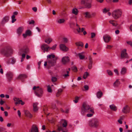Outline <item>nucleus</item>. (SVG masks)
<instances>
[{
    "instance_id": "obj_20",
    "label": "nucleus",
    "mask_w": 132,
    "mask_h": 132,
    "mask_svg": "<svg viewBox=\"0 0 132 132\" xmlns=\"http://www.w3.org/2000/svg\"><path fill=\"white\" fill-rule=\"evenodd\" d=\"M60 122L63 123L62 126L63 127L65 128L67 126V123L66 120L65 119H62L61 120Z\"/></svg>"
},
{
    "instance_id": "obj_11",
    "label": "nucleus",
    "mask_w": 132,
    "mask_h": 132,
    "mask_svg": "<svg viewBox=\"0 0 132 132\" xmlns=\"http://www.w3.org/2000/svg\"><path fill=\"white\" fill-rule=\"evenodd\" d=\"M14 100L16 101L15 103V104L16 105L18 104H21L22 105H23L24 104V102H23L22 100H19V98H16L14 97L13 98Z\"/></svg>"
},
{
    "instance_id": "obj_28",
    "label": "nucleus",
    "mask_w": 132,
    "mask_h": 132,
    "mask_svg": "<svg viewBox=\"0 0 132 132\" xmlns=\"http://www.w3.org/2000/svg\"><path fill=\"white\" fill-rule=\"evenodd\" d=\"M78 55L79 56L80 59V60L84 59L85 58V56L83 55V53L82 52L79 53L78 54Z\"/></svg>"
},
{
    "instance_id": "obj_1",
    "label": "nucleus",
    "mask_w": 132,
    "mask_h": 132,
    "mask_svg": "<svg viewBox=\"0 0 132 132\" xmlns=\"http://www.w3.org/2000/svg\"><path fill=\"white\" fill-rule=\"evenodd\" d=\"M47 62H45L44 66L47 65L48 69L52 66L54 65L56 63V60L54 59L55 56L53 54H51L47 56Z\"/></svg>"
},
{
    "instance_id": "obj_13",
    "label": "nucleus",
    "mask_w": 132,
    "mask_h": 132,
    "mask_svg": "<svg viewBox=\"0 0 132 132\" xmlns=\"http://www.w3.org/2000/svg\"><path fill=\"white\" fill-rule=\"evenodd\" d=\"M41 49L44 51V52L45 53V51H48V50H49L50 47L46 44H44L43 45L41 46Z\"/></svg>"
},
{
    "instance_id": "obj_17",
    "label": "nucleus",
    "mask_w": 132,
    "mask_h": 132,
    "mask_svg": "<svg viewBox=\"0 0 132 132\" xmlns=\"http://www.w3.org/2000/svg\"><path fill=\"white\" fill-rule=\"evenodd\" d=\"M24 114L26 117L29 118H31L32 117V115L27 110H26L25 111Z\"/></svg>"
},
{
    "instance_id": "obj_54",
    "label": "nucleus",
    "mask_w": 132,
    "mask_h": 132,
    "mask_svg": "<svg viewBox=\"0 0 132 132\" xmlns=\"http://www.w3.org/2000/svg\"><path fill=\"white\" fill-rule=\"evenodd\" d=\"M88 59L89 60V62H93L92 59L90 56L88 57Z\"/></svg>"
},
{
    "instance_id": "obj_18",
    "label": "nucleus",
    "mask_w": 132,
    "mask_h": 132,
    "mask_svg": "<svg viewBox=\"0 0 132 132\" xmlns=\"http://www.w3.org/2000/svg\"><path fill=\"white\" fill-rule=\"evenodd\" d=\"M18 14V13L17 12H15L13 13V15L11 17L12 19V23H14L15 21L16 20V19L15 18V15H16Z\"/></svg>"
},
{
    "instance_id": "obj_61",
    "label": "nucleus",
    "mask_w": 132,
    "mask_h": 132,
    "mask_svg": "<svg viewBox=\"0 0 132 132\" xmlns=\"http://www.w3.org/2000/svg\"><path fill=\"white\" fill-rule=\"evenodd\" d=\"M4 113L5 116L6 117H7L8 115V112L6 111H4Z\"/></svg>"
},
{
    "instance_id": "obj_64",
    "label": "nucleus",
    "mask_w": 132,
    "mask_h": 132,
    "mask_svg": "<svg viewBox=\"0 0 132 132\" xmlns=\"http://www.w3.org/2000/svg\"><path fill=\"white\" fill-rule=\"evenodd\" d=\"M28 36L27 34L25 33V34H23V37L24 38L26 37L27 36Z\"/></svg>"
},
{
    "instance_id": "obj_23",
    "label": "nucleus",
    "mask_w": 132,
    "mask_h": 132,
    "mask_svg": "<svg viewBox=\"0 0 132 132\" xmlns=\"http://www.w3.org/2000/svg\"><path fill=\"white\" fill-rule=\"evenodd\" d=\"M38 104L37 103H35L33 104V110L35 112H36L38 110V108L37 105Z\"/></svg>"
},
{
    "instance_id": "obj_55",
    "label": "nucleus",
    "mask_w": 132,
    "mask_h": 132,
    "mask_svg": "<svg viewBox=\"0 0 132 132\" xmlns=\"http://www.w3.org/2000/svg\"><path fill=\"white\" fill-rule=\"evenodd\" d=\"M114 71L117 75H119V73L117 69H114Z\"/></svg>"
},
{
    "instance_id": "obj_30",
    "label": "nucleus",
    "mask_w": 132,
    "mask_h": 132,
    "mask_svg": "<svg viewBox=\"0 0 132 132\" xmlns=\"http://www.w3.org/2000/svg\"><path fill=\"white\" fill-rule=\"evenodd\" d=\"M76 44L77 46H80L81 47H83L84 46V44L80 42L76 43Z\"/></svg>"
},
{
    "instance_id": "obj_48",
    "label": "nucleus",
    "mask_w": 132,
    "mask_h": 132,
    "mask_svg": "<svg viewBox=\"0 0 132 132\" xmlns=\"http://www.w3.org/2000/svg\"><path fill=\"white\" fill-rule=\"evenodd\" d=\"M57 80V78L55 77H53L52 78V81L53 82L56 81Z\"/></svg>"
},
{
    "instance_id": "obj_34",
    "label": "nucleus",
    "mask_w": 132,
    "mask_h": 132,
    "mask_svg": "<svg viewBox=\"0 0 132 132\" xmlns=\"http://www.w3.org/2000/svg\"><path fill=\"white\" fill-rule=\"evenodd\" d=\"M84 14L85 15V17L86 18H89L91 17V15L89 12H85L84 13Z\"/></svg>"
},
{
    "instance_id": "obj_41",
    "label": "nucleus",
    "mask_w": 132,
    "mask_h": 132,
    "mask_svg": "<svg viewBox=\"0 0 132 132\" xmlns=\"http://www.w3.org/2000/svg\"><path fill=\"white\" fill-rule=\"evenodd\" d=\"M109 11V9H106V8H105L103 9V12L104 13H105Z\"/></svg>"
},
{
    "instance_id": "obj_37",
    "label": "nucleus",
    "mask_w": 132,
    "mask_h": 132,
    "mask_svg": "<svg viewBox=\"0 0 132 132\" xmlns=\"http://www.w3.org/2000/svg\"><path fill=\"white\" fill-rule=\"evenodd\" d=\"M71 69L72 70L75 72H76L77 71V68L75 66H73L71 68Z\"/></svg>"
},
{
    "instance_id": "obj_9",
    "label": "nucleus",
    "mask_w": 132,
    "mask_h": 132,
    "mask_svg": "<svg viewBox=\"0 0 132 132\" xmlns=\"http://www.w3.org/2000/svg\"><path fill=\"white\" fill-rule=\"evenodd\" d=\"M12 52L13 51L12 49L9 48L8 49H4L3 51V53L5 56L8 57L10 56Z\"/></svg>"
},
{
    "instance_id": "obj_49",
    "label": "nucleus",
    "mask_w": 132,
    "mask_h": 132,
    "mask_svg": "<svg viewBox=\"0 0 132 132\" xmlns=\"http://www.w3.org/2000/svg\"><path fill=\"white\" fill-rule=\"evenodd\" d=\"M107 72L108 74L110 76H112L113 75L112 73V71L109 70H107Z\"/></svg>"
},
{
    "instance_id": "obj_14",
    "label": "nucleus",
    "mask_w": 132,
    "mask_h": 132,
    "mask_svg": "<svg viewBox=\"0 0 132 132\" xmlns=\"http://www.w3.org/2000/svg\"><path fill=\"white\" fill-rule=\"evenodd\" d=\"M30 132H39L38 129L36 125H33L31 129Z\"/></svg>"
},
{
    "instance_id": "obj_43",
    "label": "nucleus",
    "mask_w": 132,
    "mask_h": 132,
    "mask_svg": "<svg viewBox=\"0 0 132 132\" xmlns=\"http://www.w3.org/2000/svg\"><path fill=\"white\" fill-rule=\"evenodd\" d=\"M93 62H89L88 66V67L89 69H90L92 67Z\"/></svg>"
},
{
    "instance_id": "obj_46",
    "label": "nucleus",
    "mask_w": 132,
    "mask_h": 132,
    "mask_svg": "<svg viewBox=\"0 0 132 132\" xmlns=\"http://www.w3.org/2000/svg\"><path fill=\"white\" fill-rule=\"evenodd\" d=\"M25 33L28 36H30L31 34V31L29 30H26Z\"/></svg>"
},
{
    "instance_id": "obj_60",
    "label": "nucleus",
    "mask_w": 132,
    "mask_h": 132,
    "mask_svg": "<svg viewBox=\"0 0 132 132\" xmlns=\"http://www.w3.org/2000/svg\"><path fill=\"white\" fill-rule=\"evenodd\" d=\"M112 47V46L110 45H108L106 48L108 49H111Z\"/></svg>"
},
{
    "instance_id": "obj_33",
    "label": "nucleus",
    "mask_w": 132,
    "mask_h": 132,
    "mask_svg": "<svg viewBox=\"0 0 132 132\" xmlns=\"http://www.w3.org/2000/svg\"><path fill=\"white\" fill-rule=\"evenodd\" d=\"M68 39L66 37L63 38L62 40V42L64 43H68Z\"/></svg>"
},
{
    "instance_id": "obj_22",
    "label": "nucleus",
    "mask_w": 132,
    "mask_h": 132,
    "mask_svg": "<svg viewBox=\"0 0 132 132\" xmlns=\"http://www.w3.org/2000/svg\"><path fill=\"white\" fill-rule=\"evenodd\" d=\"M23 30V27H19L17 29V34L20 35L22 32Z\"/></svg>"
},
{
    "instance_id": "obj_29",
    "label": "nucleus",
    "mask_w": 132,
    "mask_h": 132,
    "mask_svg": "<svg viewBox=\"0 0 132 132\" xmlns=\"http://www.w3.org/2000/svg\"><path fill=\"white\" fill-rule=\"evenodd\" d=\"M109 23L114 26H116L117 25V23H116V22L114 20H110L109 21Z\"/></svg>"
},
{
    "instance_id": "obj_12",
    "label": "nucleus",
    "mask_w": 132,
    "mask_h": 132,
    "mask_svg": "<svg viewBox=\"0 0 132 132\" xmlns=\"http://www.w3.org/2000/svg\"><path fill=\"white\" fill-rule=\"evenodd\" d=\"M130 111V108L128 105H126L123 107L122 110V113H129Z\"/></svg>"
},
{
    "instance_id": "obj_38",
    "label": "nucleus",
    "mask_w": 132,
    "mask_h": 132,
    "mask_svg": "<svg viewBox=\"0 0 132 132\" xmlns=\"http://www.w3.org/2000/svg\"><path fill=\"white\" fill-rule=\"evenodd\" d=\"M88 73L87 72H85L84 73V75L83 76V78L84 79H85L88 77Z\"/></svg>"
},
{
    "instance_id": "obj_2",
    "label": "nucleus",
    "mask_w": 132,
    "mask_h": 132,
    "mask_svg": "<svg viewBox=\"0 0 132 132\" xmlns=\"http://www.w3.org/2000/svg\"><path fill=\"white\" fill-rule=\"evenodd\" d=\"M88 112H93V109L91 108L87 103L84 102L81 108V113L82 115H84Z\"/></svg>"
},
{
    "instance_id": "obj_57",
    "label": "nucleus",
    "mask_w": 132,
    "mask_h": 132,
    "mask_svg": "<svg viewBox=\"0 0 132 132\" xmlns=\"http://www.w3.org/2000/svg\"><path fill=\"white\" fill-rule=\"evenodd\" d=\"M127 43L129 45H130L131 47H132V42L131 41H129L127 42Z\"/></svg>"
},
{
    "instance_id": "obj_3",
    "label": "nucleus",
    "mask_w": 132,
    "mask_h": 132,
    "mask_svg": "<svg viewBox=\"0 0 132 132\" xmlns=\"http://www.w3.org/2000/svg\"><path fill=\"white\" fill-rule=\"evenodd\" d=\"M88 124L90 127L97 128L99 126L100 122L98 119L93 118L89 121Z\"/></svg>"
},
{
    "instance_id": "obj_51",
    "label": "nucleus",
    "mask_w": 132,
    "mask_h": 132,
    "mask_svg": "<svg viewBox=\"0 0 132 132\" xmlns=\"http://www.w3.org/2000/svg\"><path fill=\"white\" fill-rule=\"evenodd\" d=\"M57 45H53L52 47L50 48H50H49V50H50V49H52V50H55L56 46Z\"/></svg>"
},
{
    "instance_id": "obj_21",
    "label": "nucleus",
    "mask_w": 132,
    "mask_h": 132,
    "mask_svg": "<svg viewBox=\"0 0 132 132\" xmlns=\"http://www.w3.org/2000/svg\"><path fill=\"white\" fill-rule=\"evenodd\" d=\"M27 78V76L24 74H20L18 77V78L22 81L23 79Z\"/></svg>"
},
{
    "instance_id": "obj_32",
    "label": "nucleus",
    "mask_w": 132,
    "mask_h": 132,
    "mask_svg": "<svg viewBox=\"0 0 132 132\" xmlns=\"http://www.w3.org/2000/svg\"><path fill=\"white\" fill-rule=\"evenodd\" d=\"M52 40V38H48L46 39L45 40V43L49 44H50Z\"/></svg>"
},
{
    "instance_id": "obj_47",
    "label": "nucleus",
    "mask_w": 132,
    "mask_h": 132,
    "mask_svg": "<svg viewBox=\"0 0 132 132\" xmlns=\"http://www.w3.org/2000/svg\"><path fill=\"white\" fill-rule=\"evenodd\" d=\"M29 51V49L28 48H27L23 50V52L26 54Z\"/></svg>"
},
{
    "instance_id": "obj_25",
    "label": "nucleus",
    "mask_w": 132,
    "mask_h": 132,
    "mask_svg": "<svg viewBox=\"0 0 132 132\" xmlns=\"http://www.w3.org/2000/svg\"><path fill=\"white\" fill-rule=\"evenodd\" d=\"M103 95L101 91L98 92L96 94L97 97L98 98H100Z\"/></svg>"
},
{
    "instance_id": "obj_62",
    "label": "nucleus",
    "mask_w": 132,
    "mask_h": 132,
    "mask_svg": "<svg viewBox=\"0 0 132 132\" xmlns=\"http://www.w3.org/2000/svg\"><path fill=\"white\" fill-rule=\"evenodd\" d=\"M34 21L33 20H32L31 21L29 22V24H34Z\"/></svg>"
},
{
    "instance_id": "obj_52",
    "label": "nucleus",
    "mask_w": 132,
    "mask_h": 132,
    "mask_svg": "<svg viewBox=\"0 0 132 132\" xmlns=\"http://www.w3.org/2000/svg\"><path fill=\"white\" fill-rule=\"evenodd\" d=\"M84 87L86 90H88L89 89V86L87 85H85Z\"/></svg>"
},
{
    "instance_id": "obj_53",
    "label": "nucleus",
    "mask_w": 132,
    "mask_h": 132,
    "mask_svg": "<svg viewBox=\"0 0 132 132\" xmlns=\"http://www.w3.org/2000/svg\"><path fill=\"white\" fill-rule=\"evenodd\" d=\"M56 107L55 104L54 103H53L52 104V108L53 109H55Z\"/></svg>"
},
{
    "instance_id": "obj_56",
    "label": "nucleus",
    "mask_w": 132,
    "mask_h": 132,
    "mask_svg": "<svg viewBox=\"0 0 132 132\" xmlns=\"http://www.w3.org/2000/svg\"><path fill=\"white\" fill-rule=\"evenodd\" d=\"M16 62V60L15 59H13L12 60L11 63L13 64L15 63Z\"/></svg>"
},
{
    "instance_id": "obj_16",
    "label": "nucleus",
    "mask_w": 132,
    "mask_h": 132,
    "mask_svg": "<svg viewBox=\"0 0 132 132\" xmlns=\"http://www.w3.org/2000/svg\"><path fill=\"white\" fill-rule=\"evenodd\" d=\"M120 84V82L119 79H117L113 84V86L115 87H118Z\"/></svg>"
},
{
    "instance_id": "obj_50",
    "label": "nucleus",
    "mask_w": 132,
    "mask_h": 132,
    "mask_svg": "<svg viewBox=\"0 0 132 132\" xmlns=\"http://www.w3.org/2000/svg\"><path fill=\"white\" fill-rule=\"evenodd\" d=\"M91 38H94L95 36V33L92 32L91 33Z\"/></svg>"
},
{
    "instance_id": "obj_36",
    "label": "nucleus",
    "mask_w": 132,
    "mask_h": 132,
    "mask_svg": "<svg viewBox=\"0 0 132 132\" xmlns=\"http://www.w3.org/2000/svg\"><path fill=\"white\" fill-rule=\"evenodd\" d=\"M87 113H89L87 114V116L88 117H92L94 113V111H93V112H88Z\"/></svg>"
},
{
    "instance_id": "obj_15",
    "label": "nucleus",
    "mask_w": 132,
    "mask_h": 132,
    "mask_svg": "<svg viewBox=\"0 0 132 132\" xmlns=\"http://www.w3.org/2000/svg\"><path fill=\"white\" fill-rule=\"evenodd\" d=\"M103 38L105 42L108 43L110 40L111 37L108 35H106L104 36Z\"/></svg>"
},
{
    "instance_id": "obj_27",
    "label": "nucleus",
    "mask_w": 132,
    "mask_h": 132,
    "mask_svg": "<svg viewBox=\"0 0 132 132\" xmlns=\"http://www.w3.org/2000/svg\"><path fill=\"white\" fill-rule=\"evenodd\" d=\"M126 68L125 67H123L121 69L120 73L121 75H123L126 73Z\"/></svg>"
},
{
    "instance_id": "obj_39",
    "label": "nucleus",
    "mask_w": 132,
    "mask_h": 132,
    "mask_svg": "<svg viewBox=\"0 0 132 132\" xmlns=\"http://www.w3.org/2000/svg\"><path fill=\"white\" fill-rule=\"evenodd\" d=\"M79 98V97H78L77 96L75 98V100H73V102H74L75 103H77L78 102Z\"/></svg>"
},
{
    "instance_id": "obj_5",
    "label": "nucleus",
    "mask_w": 132,
    "mask_h": 132,
    "mask_svg": "<svg viewBox=\"0 0 132 132\" xmlns=\"http://www.w3.org/2000/svg\"><path fill=\"white\" fill-rule=\"evenodd\" d=\"M33 89L34 90H36L35 93L37 96L38 97H41L42 96L43 92L42 88L39 86H34Z\"/></svg>"
},
{
    "instance_id": "obj_44",
    "label": "nucleus",
    "mask_w": 132,
    "mask_h": 132,
    "mask_svg": "<svg viewBox=\"0 0 132 132\" xmlns=\"http://www.w3.org/2000/svg\"><path fill=\"white\" fill-rule=\"evenodd\" d=\"M62 126H61L60 127H58V131H63L64 130V128Z\"/></svg>"
},
{
    "instance_id": "obj_35",
    "label": "nucleus",
    "mask_w": 132,
    "mask_h": 132,
    "mask_svg": "<svg viewBox=\"0 0 132 132\" xmlns=\"http://www.w3.org/2000/svg\"><path fill=\"white\" fill-rule=\"evenodd\" d=\"M65 22V20L64 19H60L58 20V23H62Z\"/></svg>"
},
{
    "instance_id": "obj_8",
    "label": "nucleus",
    "mask_w": 132,
    "mask_h": 132,
    "mask_svg": "<svg viewBox=\"0 0 132 132\" xmlns=\"http://www.w3.org/2000/svg\"><path fill=\"white\" fill-rule=\"evenodd\" d=\"M70 58L68 56L63 57L61 59V62L63 64L65 65L70 62Z\"/></svg>"
},
{
    "instance_id": "obj_45",
    "label": "nucleus",
    "mask_w": 132,
    "mask_h": 132,
    "mask_svg": "<svg viewBox=\"0 0 132 132\" xmlns=\"http://www.w3.org/2000/svg\"><path fill=\"white\" fill-rule=\"evenodd\" d=\"M69 72L68 71H67V73L65 74H64L63 75V76L64 77V78L68 76H69Z\"/></svg>"
},
{
    "instance_id": "obj_24",
    "label": "nucleus",
    "mask_w": 132,
    "mask_h": 132,
    "mask_svg": "<svg viewBox=\"0 0 132 132\" xmlns=\"http://www.w3.org/2000/svg\"><path fill=\"white\" fill-rule=\"evenodd\" d=\"M109 107L113 111H116L117 109V107L114 104L110 105Z\"/></svg>"
},
{
    "instance_id": "obj_42",
    "label": "nucleus",
    "mask_w": 132,
    "mask_h": 132,
    "mask_svg": "<svg viewBox=\"0 0 132 132\" xmlns=\"http://www.w3.org/2000/svg\"><path fill=\"white\" fill-rule=\"evenodd\" d=\"M63 91V90L62 89L60 88L58 89V96L61 95Z\"/></svg>"
},
{
    "instance_id": "obj_26",
    "label": "nucleus",
    "mask_w": 132,
    "mask_h": 132,
    "mask_svg": "<svg viewBox=\"0 0 132 132\" xmlns=\"http://www.w3.org/2000/svg\"><path fill=\"white\" fill-rule=\"evenodd\" d=\"M9 20V17L7 16H5L4 17L2 21V22L3 24H4L7 22Z\"/></svg>"
},
{
    "instance_id": "obj_19",
    "label": "nucleus",
    "mask_w": 132,
    "mask_h": 132,
    "mask_svg": "<svg viewBox=\"0 0 132 132\" xmlns=\"http://www.w3.org/2000/svg\"><path fill=\"white\" fill-rule=\"evenodd\" d=\"M6 76L7 78L9 80H10L13 77V74L11 72H8L6 74Z\"/></svg>"
},
{
    "instance_id": "obj_31",
    "label": "nucleus",
    "mask_w": 132,
    "mask_h": 132,
    "mask_svg": "<svg viewBox=\"0 0 132 132\" xmlns=\"http://www.w3.org/2000/svg\"><path fill=\"white\" fill-rule=\"evenodd\" d=\"M78 10L76 8H74L72 10V13L75 15H77L78 14Z\"/></svg>"
},
{
    "instance_id": "obj_58",
    "label": "nucleus",
    "mask_w": 132,
    "mask_h": 132,
    "mask_svg": "<svg viewBox=\"0 0 132 132\" xmlns=\"http://www.w3.org/2000/svg\"><path fill=\"white\" fill-rule=\"evenodd\" d=\"M18 115L19 117H21V112L20 110H18Z\"/></svg>"
},
{
    "instance_id": "obj_7",
    "label": "nucleus",
    "mask_w": 132,
    "mask_h": 132,
    "mask_svg": "<svg viewBox=\"0 0 132 132\" xmlns=\"http://www.w3.org/2000/svg\"><path fill=\"white\" fill-rule=\"evenodd\" d=\"M60 50L62 51L66 52H68L69 50V48L67 47L65 44H61L59 46Z\"/></svg>"
},
{
    "instance_id": "obj_40",
    "label": "nucleus",
    "mask_w": 132,
    "mask_h": 132,
    "mask_svg": "<svg viewBox=\"0 0 132 132\" xmlns=\"http://www.w3.org/2000/svg\"><path fill=\"white\" fill-rule=\"evenodd\" d=\"M47 91L48 92L50 93L52 92V90L50 86H47Z\"/></svg>"
},
{
    "instance_id": "obj_10",
    "label": "nucleus",
    "mask_w": 132,
    "mask_h": 132,
    "mask_svg": "<svg viewBox=\"0 0 132 132\" xmlns=\"http://www.w3.org/2000/svg\"><path fill=\"white\" fill-rule=\"evenodd\" d=\"M126 49H124L121 52V59H123L124 58H128V56L126 52Z\"/></svg>"
},
{
    "instance_id": "obj_63",
    "label": "nucleus",
    "mask_w": 132,
    "mask_h": 132,
    "mask_svg": "<svg viewBox=\"0 0 132 132\" xmlns=\"http://www.w3.org/2000/svg\"><path fill=\"white\" fill-rule=\"evenodd\" d=\"M128 3L130 5L132 4V0H129L128 1Z\"/></svg>"
},
{
    "instance_id": "obj_4",
    "label": "nucleus",
    "mask_w": 132,
    "mask_h": 132,
    "mask_svg": "<svg viewBox=\"0 0 132 132\" xmlns=\"http://www.w3.org/2000/svg\"><path fill=\"white\" fill-rule=\"evenodd\" d=\"M122 11L120 9H117L113 11L112 13V16L116 19L120 18L121 16Z\"/></svg>"
},
{
    "instance_id": "obj_6",
    "label": "nucleus",
    "mask_w": 132,
    "mask_h": 132,
    "mask_svg": "<svg viewBox=\"0 0 132 132\" xmlns=\"http://www.w3.org/2000/svg\"><path fill=\"white\" fill-rule=\"evenodd\" d=\"M88 0H81V4L84 5L86 8L90 9L92 7L91 2L88 1Z\"/></svg>"
},
{
    "instance_id": "obj_59",
    "label": "nucleus",
    "mask_w": 132,
    "mask_h": 132,
    "mask_svg": "<svg viewBox=\"0 0 132 132\" xmlns=\"http://www.w3.org/2000/svg\"><path fill=\"white\" fill-rule=\"evenodd\" d=\"M32 9L34 11L36 12L37 11V8L36 7H34L32 8Z\"/></svg>"
}]
</instances>
